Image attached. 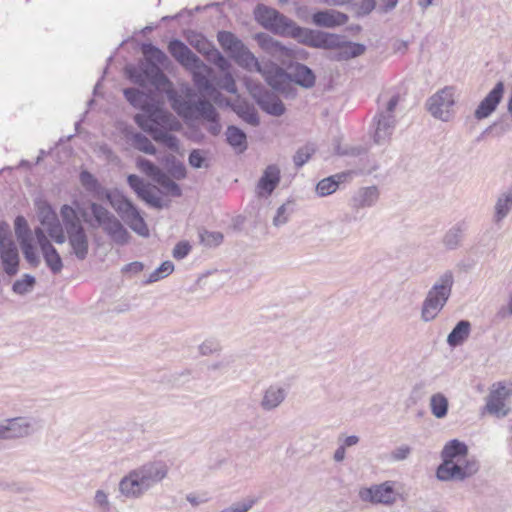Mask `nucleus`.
Instances as JSON below:
<instances>
[{
  "mask_svg": "<svg viewBox=\"0 0 512 512\" xmlns=\"http://www.w3.org/2000/svg\"><path fill=\"white\" fill-rule=\"evenodd\" d=\"M165 192L173 197H180L182 194L180 186L174 182L164 171L155 179Z\"/></svg>",
  "mask_w": 512,
  "mask_h": 512,
  "instance_id": "obj_49",
  "label": "nucleus"
},
{
  "mask_svg": "<svg viewBox=\"0 0 512 512\" xmlns=\"http://www.w3.org/2000/svg\"><path fill=\"white\" fill-rule=\"evenodd\" d=\"M118 490L127 499H139L148 491L134 469L121 478Z\"/></svg>",
  "mask_w": 512,
  "mask_h": 512,
  "instance_id": "obj_21",
  "label": "nucleus"
},
{
  "mask_svg": "<svg viewBox=\"0 0 512 512\" xmlns=\"http://www.w3.org/2000/svg\"><path fill=\"white\" fill-rule=\"evenodd\" d=\"M259 72L262 73L268 85L277 91L285 92L286 87L289 86V72L277 65L261 67Z\"/></svg>",
  "mask_w": 512,
  "mask_h": 512,
  "instance_id": "obj_23",
  "label": "nucleus"
},
{
  "mask_svg": "<svg viewBox=\"0 0 512 512\" xmlns=\"http://www.w3.org/2000/svg\"><path fill=\"white\" fill-rule=\"evenodd\" d=\"M112 207L135 233L143 237L149 236V229L139 209L127 197L117 193Z\"/></svg>",
  "mask_w": 512,
  "mask_h": 512,
  "instance_id": "obj_7",
  "label": "nucleus"
},
{
  "mask_svg": "<svg viewBox=\"0 0 512 512\" xmlns=\"http://www.w3.org/2000/svg\"><path fill=\"white\" fill-rule=\"evenodd\" d=\"M376 7V0H361L357 4V10L355 12L356 17H364L369 15Z\"/></svg>",
  "mask_w": 512,
  "mask_h": 512,
  "instance_id": "obj_62",
  "label": "nucleus"
},
{
  "mask_svg": "<svg viewBox=\"0 0 512 512\" xmlns=\"http://www.w3.org/2000/svg\"><path fill=\"white\" fill-rule=\"evenodd\" d=\"M314 72L304 64L297 63L289 72V82H294L304 88H311L315 85Z\"/></svg>",
  "mask_w": 512,
  "mask_h": 512,
  "instance_id": "obj_28",
  "label": "nucleus"
},
{
  "mask_svg": "<svg viewBox=\"0 0 512 512\" xmlns=\"http://www.w3.org/2000/svg\"><path fill=\"white\" fill-rule=\"evenodd\" d=\"M142 53L147 59V64L141 72L128 69L130 79L137 84L142 85L146 77L155 74L162 80H167L166 76L160 71L156 64H164L167 60L166 54L151 43H144L141 47Z\"/></svg>",
  "mask_w": 512,
  "mask_h": 512,
  "instance_id": "obj_6",
  "label": "nucleus"
},
{
  "mask_svg": "<svg viewBox=\"0 0 512 512\" xmlns=\"http://www.w3.org/2000/svg\"><path fill=\"white\" fill-rule=\"evenodd\" d=\"M311 34L312 29L300 27L292 20L291 25H289V29L287 30L285 36L292 37L296 39L299 43L308 46Z\"/></svg>",
  "mask_w": 512,
  "mask_h": 512,
  "instance_id": "obj_48",
  "label": "nucleus"
},
{
  "mask_svg": "<svg viewBox=\"0 0 512 512\" xmlns=\"http://www.w3.org/2000/svg\"><path fill=\"white\" fill-rule=\"evenodd\" d=\"M191 250V246L188 242H179L175 245L173 249V257L175 259H183L185 258Z\"/></svg>",
  "mask_w": 512,
  "mask_h": 512,
  "instance_id": "obj_64",
  "label": "nucleus"
},
{
  "mask_svg": "<svg viewBox=\"0 0 512 512\" xmlns=\"http://www.w3.org/2000/svg\"><path fill=\"white\" fill-rule=\"evenodd\" d=\"M21 251L25 260L30 264L31 267H37L40 264V257L37 254L36 248L33 242H28L20 245Z\"/></svg>",
  "mask_w": 512,
  "mask_h": 512,
  "instance_id": "obj_53",
  "label": "nucleus"
},
{
  "mask_svg": "<svg viewBox=\"0 0 512 512\" xmlns=\"http://www.w3.org/2000/svg\"><path fill=\"white\" fill-rule=\"evenodd\" d=\"M280 181V169L276 165H269L258 182V188L271 194Z\"/></svg>",
  "mask_w": 512,
  "mask_h": 512,
  "instance_id": "obj_34",
  "label": "nucleus"
},
{
  "mask_svg": "<svg viewBox=\"0 0 512 512\" xmlns=\"http://www.w3.org/2000/svg\"><path fill=\"white\" fill-rule=\"evenodd\" d=\"M288 395L287 389L279 384H272L263 392L260 407L264 411H272L278 408Z\"/></svg>",
  "mask_w": 512,
  "mask_h": 512,
  "instance_id": "obj_26",
  "label": "nucleus"
},
{
  "mask_svg": "<svg viewBox=\"0 0 512 512\" xmlns=\"http://www.w3.org/2000/svg\"><path fill=\"white\" fill-rule=\"evenodd\" d=\"M256 39L263 50L271 54H285L287 49L279 41L265 33L256 35Z\"/></svg>",
  "mask_w": 512,
  "mask_h": 512,
  "instance_id": "obj_43",
  "label": "nucleus"
},
{
  "mask_svg": "<svg viewBox=\"0 0 512 512\" xmlns=\"http://www.w3.org/2000/svg\"><path fill=\"white\" fill-rule=\"evenodd\" d=\"M338 46L334 47L335 52L331 53L330 59L334 61H348L362 55L366 47L363 44L347 41L343 36L338 35Z\"/></svg>",
  "mask_w": 512,
  "mask_h": 512,
  "instance_id": "obj_22",
  "label": "nucleus"
},
{
  "mask_svg": "<svg viewBox=\"0 0 512 512\" xmlns=\"http://www.w3.org/2000/svg\"><path fill=\"white\" fill-rule=\"evenodd\" d=\"M235 62L246 70L261 71V65L254 54L243 44L232 56Z\"/></svg>",
  "mask_w": 512,
  "mask_h": 512,
  "instance_id": "obj_31",
  "label": "nucleus"
},
{
  "mask_svg": "<svg viewBox=\"0 0 512 512\" xmlns=\"http://www.w3.org/2000/svg\"><path fill=\"white\" fill-rule=\"evenodd\" d=\"M455 102V88L446 86L428 98L426 108L434 118L447 122L452 118Z\"/></svg>",
  "mask_w": 512,
  "mask_h": 512,
  "instance_id": "obj_8",
  "label": "nucleus"
},
{
  "mask_svg": "<svg viewBox=\"0 0 512 512\" xmlns=\"http://www.w3.org/2000/svg\"><path fill=\"white\" fill-rule=\"evenodd\" d=\"M173 270H174L173 263L171 261H165L156 270H154L150 274V276L148 278V282L152 283V282L159 281L160 279L170 275L173 272Z\"/></svg>",
  "mask_w": 512,
  "mask_h": 512,
  "instance_id": "obj_54",
  "label": "nucleus"
},
{
  "mask_svg": "<svg viewBox=\"0 0 512 512\" xmlns=\"http://www.w3.org/2000/svg\"><path fill=\"white\" fill-rule=\"evenodd\" d=\"M89 193L97 200H107L111 206L112 202L117 199V194H112L111 191L103 187L100 183H98Z\"/></svg>",
  "mask_w": 512,
  "mask_h": 512,
  "instance_id": "obj_57",
  "label": "nucleus"
},
{
  "mask_svg": "<svg viewBox=\"0 0 512 512\" xmlns=\"http://www.w3.org/2000/svg\"><path fill=\"white\" fill-rule=\"evenodd\" d=\"M191 70L193 72V81L198 91L201 94H205L209 97L215 98L216 94H218V91L208 78V75L211 71L210 67H208V70L206 71L204 69Z\"/></svg>",
  "mask_w": 512,
  "mask_h": 512,
  "instance_id": "obj_30",
  "label": "nucleus"
},
{
  "mask_svg": "<svg viewBox=\"0 0 512 512\" xmlns=\"http://www.w3.org/2000/svg\"><path fill=\"white\" fill-rule=\"evenodd\" d=\"M466 226L464 222H459L452 226L445 234L443 243L447 249L454 250L460 246Z\"/></svg>",
  "mask_w": 512,
  "mask_h": 512,
  "instance_id": "obj_38",
  "label": "nucleus"
},
{
  "mask_svg": "<svg viewBox=\"0 0 512 512\" xmlns=\"http://www.w3.org/2000/svg\"><path fill=\"white\" fill-rule=\"evenodd\" d=\"M226 140L237 152L242 153L247 149V137L243 130L236 126H228Z\"/></svg>",
  "mask_w": 512,
  "mask_h": 512,
  "instance_id": "obj_36",
  "label": "nucleus"
},
{
  "mask_svg": "<svg viewBox=\"0 0 512 512\" xmlns=\"http://www.w3.org/2000/svg\"><path fill=\"white\" fill-rule=\"evenodd\" d=\"M134 470L139 475L142 484L147 490H150L167 477L169 468L163 461H149Z\"/></svg>",
  "mask_w": 512,
  "mask_h": 512,
  "instance_id": "obj_15",
  "label": "nucleus"
},
{
  "mask_svg": "<svg viewBox=\"0 0 512 512\" xmlns=\"http://www.w3.org/2000/svg\"><path fill=\"white\" fill-rule=\"evenodd\" d=\"M338 34L312 30L309 47L331 50L338 46Z\"/></svg>",
  "mask_w": 512,
  "mask_h": 512,
  "instance_id": "obj_29",
  "label": "nucleus"
},
{
  "mask_svg": "<svg viewBox=\"0 0 512 512\" xmlns=\"http://www.w3.org/2000/svg\"><path fill=\"white\" fill-rule=\"evenodd\" d=\"M349 20L347 14L337 10H323L313 14L312 21L318 27L335 28L346 24Z\"/></svg>",
  "mask_w": 512,
  "mask_h": 512,
  "instance_id": "obj_25",
  "label": "nucleus"
},
{
  "mask_svg": "<svg viewBox=\"0 0 512 512\" xmlns=\"http://www.w3.org/2000/svg\"><path fill=\"white\" fill-rule=\"evenodd\" d=\"M463 456H468L467 445L458 439L448 441L441 451L442 463L438 466L436 475L444 474L447 477L448 475L450 477L460 475V470L453 461Z\"/></svg>",
  "mask_w": 512,
  "mask_h": 512,
  "instance_id": "obj_11",
  "label": "nucleus"
},
{
  "mask_svg": "<svg viewBox=\"0 0 512 512\" xmlns=\"http://www.w3.org/2000/svg\"><path fill=\"white\" fill-rule=\"evenodd\" d=\"M200 241L205 246H218L223 241V235L220 232H211L202 230L199 232Z\"/></svg>",
  "mask_w": 512,
  "mask_h": 512,
  "instance_id": "obj_56",
  "label": "nucleus"
},
{
  "mask_svg": "<svg viewBox=\"0 0 512 512\" xmlns=\"http://www.w3.org/2000/svg\"><path fill=\"white\" fill-rule=\"evenodd\" d=\"M0 259L3 270L8 276L11 277L18 273L20 263L18 251H14L11 253L9 251L5 253L2 252L0 254Z\"/></svg>",
  "mask_w": 512,
  "mask_h": 512,
  "instance_id": "obj_45",
  "label": "nucleus"
},
{
  "mask_svg": "<svg viewBox=\"0 0 512 512\" xmlns=\"http://www.w3.org/2000/svg\"><path fill=\"white\" fill-rule=\"evenodd\" d=\"M36 285V279L30 274H24L21 279L16 280L12 285V291L24 296L33 291Z\"/></svg>",
  "mask_w": 512,
  "mask_h": 512,
  "instance_id": "obj_47",
  "label": "nucleus"
},
{
  "mask_svg": "<svg viewBox=\"0 0 512 512\" xmlns=\"http://www.w3.org/2000/svg\"><path fill=\"white\" fill-rule=\"evenodd\" d=\"M90 210L96 222L95 226L101 227L113 242L119 245L128 243L130 235L113 213L95 202L90 204Z\"/></svg>",
  "mask_w": 512,
  "mask_h": 512,
  "instance_id": "obj_5",
  "label": "nucleus"
},
{
  "mask_svg": "<svg viewBox=\"0 0 512 512\" xmlns=\"http://www.w3.org/2000/svg\"><path fill=\"white\" fill-rule=\"evenodd\" d=\"M512 209V190L503 193L495 204V221H502Z\"/></svg>",
  "mask_w": 512,
  "mask_h": 512,
  "instance_id": "obj_42",
  "label": "nucleus"
},
{
  "mask_svg": "<svg viewBox=\"0 0 512 512\" xmlns=\"http://www.w3.org/2000/svg\"><path fill=\"white\" fill-rule=\"evenodd\" d=\"M504 93V83L499 81L494 88L485 96L479 103L474 112V117L477 120L488 118L497 108L502 100Z\"/></svg>",
  "mask_w": 512,
  "mask_h": 512,
  "instance_id": "obj_19",
  "label": "nucleus"
},
{
  "mask_svg": "<svg viewBox=\"0 0 512 512\" xmlns=\"http://www.w3.org/2000/svg\"><path fill=\"white\" fill-rule=\"evenodd\" d=\"M167 98L172 109L183 119L190 120L197 116L204 120H212L218 116L216 108L204 98H199L193 102L179 95L175 90L167 92Z\"/></svg>",
  "mask_w": 512,
  "mask_h": 512,
  "instance_id": "obj_4",
  "label": "nucleus"
},
{
  "mask_svg": "<svg viewBox=\"0 0 512 512\" xmlns=\"http://www.w3.org/2000/svg\"><path fill=\"white\" fill-rule=\"evenodd\" d=\"M234 111L246 123L252 126L259 125V116L254 106L248 104H239L235 107Z\"/></svg>",
  "mask_w": 512,
  "mask_h": 512,
  "instance_id": "obj_46",
  "label": "nucleus"
},
{
  "mask_svg": "<svg viewBox=\"0 0 512 512\" xmlns=\"http://www.w3.org/2000/svg\"><path fill=\"white\" fill-rule=\"evenodd\" d=\"M431 413L438 419L446 417L448 413V399L442 393H435L430 398Z\"/></svg>",
  "mask_w": 512,
  "mask_h": 512,
  "instance_id": "obj_41",
  "label": "nucleus"
},
{
  "mask_svg": "<svg viewBox=\"0 0 512 512\" xmlns=\"http://www.w3.org/2000/svg\"><path fill=\"white\" fill-rule=\"evenodd\" d=\"M33 432L30 421L24 417L7 419L0 423V440L22 438Z\"/></svg>",
  "mask_w": 512,
  "mask_h": 512,
  "instance_id": "obj_16",
  "label": "nucleus"
},
{
  "mask_svg": "<svg viewBox=\"0 0 512 512\" xmlns=\"http://www.w3.org/2000/svg\"><path fill=\"white\" fill-rule=\"evenodd\" d=\"M217 40L223 50L227 52L230 57L244 44L239 38L229 31H219L217 34Z\"/></svg>",
  "mask_w": 512,
  "mask_h": 512,
  "instance_id": "obj_39",
  "label": "nucleus"
},
{
  "mask_svg": "<svg viewBox=\"0 0 512 512\" xmlns=\"http://www.w3.org/2000/svg\"><path fill=\"white\" fill-rule=\"evenodd\" d=\"M359 497L364 502L392 505L396 501L394 484L391 481H386L369 488H362L359 491Z\"/></svg>",
  "mask_w": 512,
  "mask_h": 512,
  "instance_id": "obj_14",
  "label": "nucleus"
},
{
  "mask_svg": "<svg viewBox=\"0 0 512 512\" xmlns=\"http://www.w3.org/2000/svg\"><path fill=\"white\" fill-rule=\"evenodd\" d=\"M124 96L131 105L140 108L143 111L142 113H145V107L153 104L148 102V97L144 92L136 88L124 89Z\"/></svg>",
  "mask_w": 512,
  "mask_h": 512,
  "instance_id": "obj_44",
  "label": "nucleus"
},
{
  "mask_svg": "<svg viewBox=\"0 0 512 512\" xmlns=\"http://www.w3.org/2000/svg\"><path fill=\"white\" fill-rule=\"evenodd\" d=\"M471 324L468 320L459 321L447 337V343L450 347L462 345L469 337Z\"/></svg>",
  "mask_w": 512,
  "mask_h": 512,
  "instance_id": "obj_33",
  "label": "nucleus"
},
{
  "mask_svg": "<svg viewBox=\"0 0 512 512\" xmlns=\"http://www.w3.org/2000/svg\"><path fill=\"white\" fill-rule=\"evenodd\" d=\"M136 166L141 172L152 178L154 181L162 172V170L153 162L143 157H138L136 159Z\"/></svg>",
  "mask_w": 512,
  "mask_h": 512,
  "instance_id": "obj_50",
  "label": "nucleus"
},
{
  "mask_svg": "<svg viewBox=\"0 0 512 512\" xmlns=\"http://www.w3.org/2000/svg\"><path fill=\"white\" fill-rule=\"evenodd\" d=\"M512 128L511 123L506 122L505 120H500L494 122L492 125L486 128L484 133H491L495 137H501L510 131Z\"/></svg>",
  "mask_w": 512,
  "mask_h": 512,
  "instance_id": "obj_58",
  "label": "nucleus"
},
{
  "mask_svg": "<svg viewBox=\"0 0 512 512\" xmlns=\"http://www.w3.org/2000/svg\"><path fill=\"white\" fill-rule=\"evenodd\" d=\"M314 152L315 147L312 144H307L299 148L293 157L295 166L302 167L306 162H308V160L311 158Z\"/></svg>",
  "mask_w": 512,
  "mask_h": 512,
  "instance_id": "obj_52",
  "label": "nucleus"
},
{
  "mask_svg": "<svg viewBox=\"0 0 512 512\" xmlns=\"http://www.w3.org/2000/svg\"><path fill=\"white\" fill-rule=\"evenodd\" d=\"M255 19L265 29L281 36H285L292 21L276 9L263 4L256 7Z\"/></svg>",
  "mask_w": 512,
  "mask_h": 512,
  "instance_id": "obj_10",
  "label": "nucleus"
},
{
  "mask_svg": "<svg viewBox=\"0 0 512 512\" xmlns=\"http://www.w3.org/2000/svg\"><path fill=\"white\" fill-rule=\"evenodd\" d=\"M127 140L133 148L145 154L155 155L157 152L149 138L140 132L128 133Z\"/></svg>",
  "mask_w": 512,
  "mask_h": 512,
  "instance_id": "obj_37",
  "label": "nucleus"
},
{
  "mask_svg": "<svg viewBox=\"0 0 512 512\" xmlns=\"http://www.w3.org/2000/svg\"><path fill=\"white\" fill-rule=\"evenodd\" d=\"M411 448L408 445H401L391 452V459L393 461H402L409 457Z\"/></svg>",
  "mask_w": 512,
  "mask_h": 512,
  "instance_id": "obj_63",
  "label": "nucleus"
},
{
  "mask_svg": "<svg viewBox=\"0 0 512 512\" xmlns=\"http://www.w3.org/2000/svg\"><path fill=\"white\" fill-rule=\"evenodd\" d=\"M134 121L142 130L149 133L153 140L173 152L179 151V140L169 131H179L182 125L173 114L153 103L145 107V113L136 114Z\"/></svg>",
  "mask_w": 512,
  "mask_h": 512,
  "instance_id": "obj_1",
  "label": "nucleus"
},
{
  "mask_svg": "<svg viewBox=\"0 0 512 512\" xmlns=\"http://www.w3.org/2000/svg\"><path fill=\"white\" fill-rule=\"evenodd\" d=\"M34 234L47 266L53 273H59L62 269V259L55 247L47 238L45 231L41 227H36L34 229Z\"/></svg>",
  "mask_w": 512,
  "mask_h": 512,
  "instance_id": "obj_17",
  "label": "nucleus"
},
{
  "mask_svg": "<svg viewBox=\"0 0 512 512\" xmlns=\"http://www.w3.org/2000/svg\"><path fill=\"white\" fill-rule=\"evenodd\" d=\"M399 101L400 94L398 92L386 91L378 96V108L373 118L375 127L373 141L375 144L383 145L390 140L397 124L396 108Z\"/></svg>",
  "mask_w": 512,
  "mask_h": 512,
  "instance_id": "obj_2",
  "label": "nucleus"
},
{
  "mask_svg": "<svg viewBox=\"0 0 512 512\" xmlns=\"http://www.w3.org/2000/svg\"><path fill=\"white\" fill-rule=\"evenodd\" d=\"M206 55L208 60L215 64L221 71L229 70V61L217 49L210 48Z\"/></svg>",
  "mask_w": 512,
  "mask_h": 512,
  "instance_id": "obj_55",
  "label": "nucleus"
},
{
  "mask_svg": "<svg viewBox=\"0 0 512 512\" xmlns=\"http://www.w3.org/2000/svg\"><path fill=\"white\" fill-rule=\"evenodd\" d=\"M454 465L457 466L460 470V475H455L450 477L448 475L445 476L444 474H437L436 477L441 481H463L466 478H469L473 476L477 471L479 470V463L478 461L468 456H463L455 461Z\"/></svg>",
  "mask_w": 512,
  "mask_h": 512,
  "instance_id": "obj_27",
  "label": "nucleus"
},
{
  "mask_svg": "<svg viewBox=\"0 0 512 512\" xmlns=\"http://www.w3.org/2000/svg\"><path fill=\"white\" fill-rule=\"evenodd\" d=\"M510 394L511 391L506 386L499 384V386L488 395L485 407L487 412L498 418L507 416L510 412V408L507 406L506 400Z\"/></svg>",
  "mask_w": 512,
  "mask_h": 512,
  "instance_id": "obj_18",
  "label": "nucleus"
},
{
  "mask_svg": "<svg viewBox=\"0 0 512 512\" xmlns=\"http://www.w3.org/2000/svg\"><path fill=\"white\" fill-rule=\"evenodd\" d=\"M257 499L254 497H247L240 501L232 503L230 506L222 509L220 512H248L256 504Z\"/></svg>",
  "mask_w": 512,
  "mask_h": 512,
  "instance_id": "obj_51",
  "label": "nucleus"
},
{
  "mask_svg": "<svg viewBox=\"0 0 512 512\" xmlns=\"http://www.w3.org/2000/svg\"><path fill=\"white\" fill-rule=\"evenodd\" d=\"M223 72L224 75L217 81V85L221 89L231 94H235L237 92V86L232 74L229 72V70Z\"/></svg>",
  "mask_w": 512,
  "mask_h": 512,
  "instance_id": "obj_59",
  "label": "nucleus"
},
{
  "mask_svg": "<svg viewBox=\"0 0 512 512\" xmlns=\"http://www.w3.org/2000/svg\"><path fill=\"white\" fill-rule=\"evenodd\" d=\"M380 196L379 189L376 186H367L359 188L350 200V206L353 210H360L374 206Z\"/></svg>",
  "mask_w": 512,
  "mask_h": 512,
  "instance_id": "obj_24",
  "label": "nucleus"
},
{
  "mask_svg": "<svg viewBox=\"0 0 512 512\" xmlns=\"http://www.w3.org/2000/svg\"><path fill=\"white\" fill-rule=\"evenodd\" d=\"M290 204H282L276 212V215L273 218V224L277 227L284 225L287 223L289 216L291 214V209H289Z\"/></svg>",
  "mask_w": 512,
  "mask_h": 512,
  "instance_id": "obj_60",
  "label": "nucleus"
},
{
  "mask_svg": "<svg viewBox=\"0 0 512 512\" xmlns=\"http://www.w3.org/2000/svg\"><path fill=\"white\" fill-rule=\"evenodd\" d=\"M68 212H73L66 204V234L73 253L80 260H83L88 253V239L83 226L68 218Z\"/></svg>",
  "mask_w": 512,
  "mask_h": 512,
  "instance_id": "obj_12",
  "label": "nucleus"
},
{
  "mask_svg": "<svg viewBox=\"0 0 512 512\" xmlns=\"http://www.w3.org/2000/svg\"><path fill=\"white\" fill-rule=\"evenodd\" d=\"M171 56L187 69H204L208 66L181 40L173 39L168 44Z\"/></svg>",
  "mask_w": 512,
  "mask_h": 512,
  "instance_id": "obj_13",
  "label": "nucleus"
},
{
  "mask_svg": "<svg viewBox=\"0 0 512 512\" xmlns=\"http://www.w3.org/2000/svg\"><path fill=\"white\" fill-rule=\"evenodd\" d=\"M80 183L89 193L95 186L100 183L97 178L90 172L84 170L80 173Z\"/></svg>",
  "mask_w": 512,
  "mask_h": 512,
  "instance_id": "obj_61",
  "label": "nucleus"
},
{
  "mask_svg": "<svg viewBox=\"0 0 512 512\" xmlns=\"http://www.w3.org/2000/svg\"><path fill=\"white\" fill-rule=\"evenodd\" d=\"M454 284L452 271L447 270L439 276L437 281L428 291L421 309V319L425 322L432 321L446 305Z\"/></svg>",
  "mask_w": 512,
  "mask_h": 512,
  "instance_id": "obj_3",
  "label": "nucleus"
},
{
  "mask_svg": "<svg viewBox=\"0 0 512 512\" xmlns=\"http://www.w3.org/2000/svg\"><path fill=\"white\" fill-rule=\"evenodd\" d=\"M34 205L38 220L42 226L46 227L50 238L56 243H64V231L61 227L58 215L51 204L47 200L38 197L35 199Z\"/></svg>",
  "mask_w": 512,
  "mask_h": 512,
  "instance_id": "obj_9",
  "label": "nucleus"
},
{
  "mask_svg": "<svg viewBox=\"0 0 512 512\" xmlns=\"http://www.w3.org/2000/svg\"><path fill=\"white\" fill-rule=\"evenodd\" d=\"M260 108L272 116H282L285 113V106L283 102L276 96L265 94L257 100Z\"/></svg>",
  "mask_w": 512,
  "mask_h": 512,
  "instance_id": "obj_35",
  "label": "nucleus"
},
{
  "mask_svg": "<svg viewBox=\"0 0 512 512\" xmlns=\"http://www.w3.org/2000/svg\"><path fill=\"white\" fill-rule=\"evenodd\" d=\"M348 176V173L342 172L322 179L316 186L317 194L320 197H324L334 193L338 189L339 184L344 182Z\"/></svg>",
  "mask_w": 512,
  "mask_h": 512,
  "instance_id": "obj_32",
  "label": "nucleus"
},
{
  "mask_svg": "<svg viewBox=\"0 0 512 512\" xmlns=\"http://www.w3.org/2000/svg\"><path fill=\"white\" fill-rule=\"evenodd\" d=\"M14 230L16 238L19 242V245L25 244L28 242H33L32 231L28 225L26 218L22 215H19L14 220Z\"/></svg>",
  "mask_w": 512,
  "mask_h": 512,
  "instance_id": "obj_40",
  "label": "nucleus"
},
{
  "mask_svg": "<svg viewBox=\"0 0 512 512\" xmlns=\"http://www.w3.org/2000/svg\"><path fill=\"white\" fill-rule=\"evenodd\" d=\"M127 182L137 196L148 205L157 209L163 208L162 199L153 194L150 184L145 183L142 178L135 174H130L127 177Z\"/></svg>",
  "mask_w": 512,
  "mask_h": 512,
  "instance_id": "obj_20",
  "label": "nucleus"
}]
</instances>
